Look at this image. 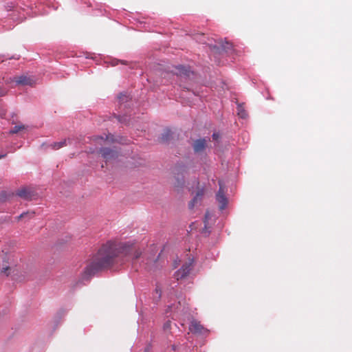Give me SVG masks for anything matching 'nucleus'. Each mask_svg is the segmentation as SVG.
Returning a JSON list of instances; mask_svg holds the SVG:
<instances>
[{
  "instance_id": "1",
  "label": "nucleus",
  "mask_w": 352,
  "mask_h": 352,
  "mask_svg": "<svg viewBox=\"0 0 352 352\" xmlns=\"http://www.w3.org/2000/svg\"><path fill=\"white\" fill-rule=\"evenodd\" d=\"M120 254L131 256L133 260L139 258L142 252L133 244L109 241L104 244L85 268L83 279H89L96 272L111 266Z\"/></svg>"
},
{
  "instance_id": "2",
  "label": "nucleus",
  "mask_w": 352,
  "mask_h": 352,
  "mask_svg": "<svg viewBox=\"0 0 352 352\" xmlns=\"http://www.w3.org/2000/svg\"><path fill=\"white\" fill-rule=\"evenodd\" d=\"M192 269V261L189 260L184 263L182 267L175 273V277L177 280L185 278L189 275Z\"/></svg>"
},
{
  "instance_id": "3",
  "label": "nucleus",
  "mask_w": 352,
  "mask_h": 352,
  "mask_svg": "<svg viewBox=\"0 0 352 352\" xmlns=\"http://www.w3.org/2000/svg\"><path fill=\"white\" fill-rule=\"evenodd\" d=\"M100 153L106 161L114 160L117 158L118 155L117 151L107 148H101Z\"/></svg>"
},
{
  "instance_id": "4",
  "label": "nucleus",
  "mask_w": 352,
  "mask_h": 352,
  "mask_svg": "<svg viewBox=\"0 0 352 352\" xmlns=\"http://www.w3.org/2000/svg\"><path fill=\"white\" fill-rule=\"evenodd\" d=\"M189 330L193 333L203 334L206 329L197 320H192L190 322Z\"/></svg>"
},
{
  "instance_id": "5",
  "label": "nucleus",
  "mask_w": 352,
  "mask_h": 352,
  "mask_svg": "<svg viewBox=\"0 0 352 352\" xmlns=\"http://www.w3.org/2000/svg\"><path fill=\"white\" fill-rule=\"evenodd\" d=\"M14 81L16 82L17 85H21L32 86L34 84V80L32 78L28 77L27 76L15 77L14 78Z\"/></svg>"
},
{
  "instance_id": "6",
  "label": "nucleus",
  "mask_w": 352,
  "mask_h": 352,
  "mask_svg": "<svg viewBox=\"0 0 352 352\" xmlns=\"http://www.w3.org/2000/svg\"><path fill=\"white\" fill-rule=\"evenodd\" d=\"M207 141L206 139H199L194 141L192 147L195 153H201L204 151L206 147Z\"/></svg>"
},
{
  "instance_id": "7",
  "label": "nucleus",
  "mask_w": 352,
  "mask_h": 352,
  "mask_svg": "<svg viewBox=\"0 0 352 352\" xmlns=\"http://www.w3.org/2000/svg\"><path fill=\"white\" fill-rule=\"evenodd\" d=\"M16 195L26 200L31 199L32 196H34L33 192L31 191L28 188H22L16 192Z\"/></svg>"
},
{
  "instance_id": "8",
  "label": "nucleus",
  "mask_w": 352,
  "mask_h": 352,
  "mask_svg": "<svg viewBox=\"0 0 352 352\" xmlns=\"http://www.w3.org/2000/svg\"><path fill=\"white\" fill-rule=\"evenodd\" d=\"M216 197H217V200L220 204V206H219L220 209L223 210L227 205V199L223 194L221 187H220V189L218 191Z\"/></svg>"
},
{
  "instance_id": "9",
  "label": "nucleus",
  "mask_w": 352,
  "mask_h": 352,
  "mask_svg": "<svg viewBox=\"0 0 352 352\" xmlns=\"http://www.w3.org/2000/svg\"><path fill=\"white\" fill-rule=\"evenodd\" d=\"M175 72L177 75H185L189 76L190 71L184 66L179 65L175 67Z\"/></svg>"
},
{
  "instance_id": "10",
  "label": "nucleus",
  "mask_w": 352,
  "mask_h": 352,
  "mask_svg": "<svg viewBox=\"0 0 352 352\" xmlns=\"http://www.w3.org/2000/svg\"><path fill=\"white\" fill-rule=\"evenodd\" d=\"M204 195V190L201 189V190H199L197 191V194H196V196L192 199V200L189 203V208H192L195 204L198 201H200L201 199V197L203 196Z\"/></svg>"
},
{
  "instance_id": "11",
  "label": "nucleus",
  "mask_w": 352,
  "mask_h": 352,
  "mask_svg": "<svg viewBox=\"0 0 352 352\" xmlns=\"http://www.w3.org/2000/svg\"><path fill=\"white\" fill-rule=\"evenodd\" d=\"M65 146H67V140H63L60 142H54L50 145V147H51L54 150H58Z\"/></svg>"
},
{
  "instance_id": "12",
  "label": "nucleus",
  "mask_w": 352,
  "mask_h": 352,
  "mask_svg": "<svg viewBox=\"0 0 352 352\" xmlns=\"http://www.w3.org/2000/svg\"><path fill=\"white\" fill-rule=\"evenodd\" d=\"M171 136V131L170 130H166L161 137V142H166L168 141Z\"/></svg>"
},
{
  "instance_id": "13",
  "label": "nucleus",
  "mask_w": 352,
  "mask_h": 352,
  "mask_svg": "<svg viewBox=\"0 0 352 352\" xmlns=\"http://www.w3.org/2000/svg\"><path fill=\"white\" fill-rule=\"evenodd\" d=\"M25 129V126L23 124L16 125L12 129L10 130V133H11V134L17 133L20 131Z\"/></svg>"
},
{
  "instance_id": "14",
  "label": "nucleus",
  "mask_w": 352,
  "mask_h": 352,
  "mask_svg": "<svg viewBox=\"0 0 352 352\" xmlns=\"http://www.w3.org/2000/svg\"><path fill=\"white\" fill-rule=\"evenodd\" d=\"M221 47L222 50L228 52L232 49V44L226 41L221 44Z\"/></svg>"
},
{
  "instance_id": "15",
  "label": "nucleus",
  "mask_w": 352,
  "mask_h": 352,
  "mask_svg": "<svg viewBox=\"0 0 352 352\" xmlns=\"http://www.w3.org/2000/svg\"><path fill=\"white\" fill-rule=\"evenodd\" d=\"M184 184V177H182L181 178L178 176L177 178H176V182L175 184V186L179 188V187H182L183 186Z\"/></svg>"
},
{
  "instance_id": "16",
  "label": "nucleus",
  "mask_w": 352,
  "mask_h": 352,
  "mask_svg": "<svg viewBox=\"0 0 352 352\" xmlns=\"http://www.w3.org/2000/svg\"><path fill=\"white\" fill-rule=\"evenodd\" d=\"M238 114L242 118H245L247 117L248 114L244 110H239Z\"/></svg>"
},
{
  "instance_id": "17",
  "label": "nucleus",
  "mask_w": 352,
  "mask_h": 352,
  "mask_svg": "<svg viewBox=\"0 0 352 352\" xmlns=\"http://www.w3.org/2000/svg\"><path fill=\"white\" fill-rule=\"evenodd\" d=\"M220 135L218 133H214L213 135H212V138L214 140H217L219 138Z\"/></svg>"
},
{
  "instance_id": "18",
  "label": "nucleus",
  "mask_w": 352,
  "mask_h": 352,
  "mask_svg": "<svg viewBox=\"0 0 352 352\" xmlns=\"http://www.w3.org/2000/svg\"><path fill=\"white\" fill-rule=\"evenodd\" d=\"M9 270H10V267H3L2 270V272L6 274V275L8 276V274L7 273V271Z\"/></svg>"
},
{
  "instance_id": "19",
  "label": "nucleus",
  "mask_w": 352,
  "mask_h": 352,
  "mask_svg": "<svg viewBox=\"0 0 352 352\" xmlns=\"http://www.w3.org/2000/svg\"><path fill=\"white\" fill-rule=\"evenodd\" d=\"M6 94V91L3 89H0V96H4Z\"/></svg>"
},
{
  "instance_id": "20",
  "label": "nucleus",
  "mask_w": 352,
  "mask_h": 352,
  "mask_svg": "<svg viewBox=\"0 0 352 352\" xmlns=\"http://www.w3.org/2000/svg\"><path fill=\"white\" fill-rule=\"evenodd\" d=\"M29 213L27 212V213H22L20 216H19V218H23L25 217V216H26L27 214H28Z\"/></svg>"
},
{
  "instance_id": "21",
  "label": "nucleus",
  "mask_w": 352,
  "mask_h": 352,
  "mask_svg": "<svg viewBox=\"0 0 352 352\" xmlns=\"http://www.w3.org/2000/svg\"><path fill=\"white\" fill-rule=\"evenodd\" d=\"M96 140L98 141H104V138L102 137H98L96 138Z\"/></svg>"
},
{
  "instance_id": "22",
  "label": "nucleus",
  "mask_w": 352,
  "mask_h": 352,
  "mask_svg": "<svg viewBox=\"0 0 352 352\" xmlns=\"http://www.w3.org/2000/svg\"><path fill=\"white\" fill-rule=\"evenodd\" d=\"M169 326H170L169 322H166V323L164 324V328H168V327H169Z\"/></svg>"
},
{
  "instance_id": "23",
  "label": "nucleus",
  "mask_w": 352,
  "mask_h": 352,
  "mask_svg": "<svg viewBox=\"0 0 352 352\" xmlns=\"http://www.w3.org/2000/svg\"><path fill=\"white\" fill-rule=\"evenodd\" d=\"M6 156V154L5 155H0V160L5 157Z\"/></svg>"
},
{
  "instance_id": "24",
  "label": "nucleus",
  "mask_w": 352,
  "mask_h": 352,
  "mask_svg": "<svg viewBox=\"0 0 352 352\" xmlns=\"http://www.w3.org/2000/svg\"><path fill=\"white\" fill-rule=\"evenodd\" d=\"M119 121H120V122H126V120H125V119H124V120H123V119L122 118V119H120V120H119Z\"/></svg>"
},
{
  "instance_id": "25",
  "label": "nucleus",
  "mask_w": 352,
  "mask_h": 352,
  "mask_svg": "<svg viewBox=\"0 0 352 352\" xmlns=\"http://www.w3.org/2000/svg\"><path fill=\"white\" fill-rule=\"evenodd\" d=\"M4 115H5V112L0 113V116H4Z\"/></svg>"
}]
</instances>
